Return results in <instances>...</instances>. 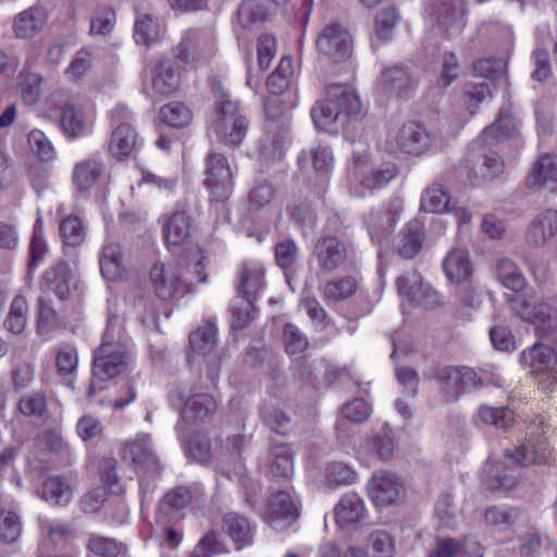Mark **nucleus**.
I'll return each mask as SVG.
<instances>
[{"label": "nucleus", "mask_w": 557, "mask_h": 557, "mask_svg": "<svg viewBox=\"0 0 557 557\" xmlns=\"http://www.w3.org/2000/svg\"><path fill=\"white\" fill-rule=\"evenodd\" d=\"M360 111V97L351 86L331 84L325 88V98L312 108L311 117L317 127L327 129L336 124L344 127L348 117Z\"/></svg>", "instance_id": "obj_1"}, {"label": "nucleus", "mask_w": 557, "mask_h": 557, "mask_svg": "<svg viewBox=\"0 0 557 557\" xmlns=\"http://www.w3.org/2000/svg\"><path fill=\"white\" fill-rule=\"evenodd\" d=\"M132 361L122 326L116 318L108 320L101 345L94 352L92 374L101 381L123 373Z\"/></svg>", "instance_id": "obj_2"}, {"label": "nucleus", "mask_w": 557, "mask_h": 557, "mask_svg": "<svg viewBox=\"0 0 557 557\" xmlns=\"http://www.w3.org/2000/svg\"><path fill=\"white\" fill-rule=\"evenodd\" d=\"M424 375L436 381L445 403H456L462 394L483 386L476 372L465 366H435L429 368Z\"/></svg>", "instance_id": "obj_3"}, {"label": "nucleus", "mask_w": 557, "mask_h": 557, "mask_svg": "<svg viewBox=\"0 0 557 557\" xmlns=\"http://www.w3.org/2000/svg\"><path fill=\"white\" fill-rule=\"evenodd\" d=\"M507 301L517 315L541 333L547 335L557 332V300L545 301L535 294H516Z\"/></svg>", "instance_id": "obj_4"}, {"label": "nucleus", "mask_w": 557, "mask_h": 557, "mask_svg": "<svg viewBox=\"0 0 557 557\" xmlns=\"http://www.w3.org/2000/svg\"><path fill=\"white\" fill-rule=\"evenodd\" d=\"M393 152L400 151L412 156H422L442 149L440 137L416 121L405 122L387 141Z\"/></svg>", "instance_id": "obj_5"}, {"label": "nucleus", "mask_w": 557, "mask_h": 557, "mask_svg": "<svg viewBox=\"0 0 557 557\" xmlns=\"http://www.w3.org/2000/svg\"><path fill=\"white\" fill-rule=\"evenodd\" d=\"M312 258L319 272L330 274L352 265L356 259V249L352 243L343 242L337 236L324 235L317 239Z\"/></svg>", "instance_id": "obj_6"}, {"label": "nucleus", "mask_w": 557, "mask_h": 557, "mask_svg": "<svg viewBox=\"0 0 557 557\" xmlns=\"http://www.w3.org/2000/svg\"><path fill=\"white\" fill-rule=\"evenodd\" d=\"M169 397L172 404L183 405L182 419L186 423L196 424L206 422L218 408L213 396L195 394L193 387L186 382H175L171 385Z\"/></svg>", "instance_id": "obj_7"}, {"label": "nucleus", "mask_w": 557, "mask_h": 557, "mask_svg": "<svg viewBox=\"0 0 557 557\" xmlns=\"http://www.w3.org/2000/svg\"><path fill=\"white\" fill-rule=\"evenodd\" d=\"M173 52L176 60L184 66L195 67L207 63L216 52L214 36L207 29H187Z\"/></svg>", "instance_id": "obj_8"}, {"label": "nucleus", "mask_w": 557, "mask_h": 557, "mask_svg": "<svg viewBox=\"0 0 557 557\" xmlns=\"http://www.w3.org/2000/svg\"><path fill=\"white\" fill-rule=\"evenodd\" d=\"M46 110L60 111V125L70 139H76L87 133V123L82 108L74 104L65 89L52 91L45 100Z\"/></svg>", "instance_id": "obj_9"}, {"label": "nucleus", "mask_w": 557, "mask_h": 557, "mask_svg": "<svg viewBox=\"0 0 557 557\" xmlns=\"http://www.w3.org/2000/svg\"><path fill=\"white\" fill-rule=\"evenodd\" d=\"M213 126L227 144L237 147L246 137L248 121L239 110L238 102L225 100L214 111Z\"/></svg>", "instance_id": "obj_10"}, {"label": "nucleus", "mask_w": 557, "mask_h": 557, "mask_svg": "<svg viewBox=\"0 0 557 557\" xmlns=\"http://www.w3.org/2000/svg\"><path fill=\"white\" fill-rule=\"evenodd\" d=\"M149 281L154 295L163 301L181 298L188 293L187 283L182 278L180 271L171 264L154 263L149 272Z\"/></svg>", "instance_id": "obj_11"}, {"label": "nucleus", "mask_w": 557, "mask_h": 557, "mask_svg": "<svg viewBox=\"0 0 557 557\" xmlns=\"http://www.w3.org/2000/svg\"><path fill=\"white\" fill-rule=\"evenodd\" d=\"M315 46L320 53L342 61L352 53V37L342 23L330 22L320 30Z\"/></svg>", "instance_id": "obj_12"}, {"label": "nucleus", "mask_w": 557, "mask_h": 557, "mask_svg": "<svg viewBox=\"0 0 557 557\" xmlns=\"http://www.w3.org/2000/svg\"><path fill=\"white\" fill-rule=\"evenodd\" d=\"M205 183L212 199L224 201L231 196L234 186L233 174L228 161L223 154L216 152L208 154Z\"/></svg>", "instance_id": "obj_13"}, {"label": "nucleus", "mask_w": 557, "mask_h": 557, "mask_svg": "<svg viewBox=\"0 0 557 557\" xmlns=\"http://www.w3.org/2000/svg\"><path fill=\"white\" fill-rule=\"evenodd\" d=\"M300 516L299 506L289 492L278 491L268 504L264 520L277 531L287 530Z\"/></svg>", "instance_id": "obj_14"}, {"label": "nucleus", "mask_w": 557, "mask_h": 557, "mask_svg": "<svg viewBox=\"0 0 557 557\" xmlns=\"http://www.w3.org/2000/svg\"><path fill=\"white\" fill-rule=\"evenodd\" d=\"M401 212L398 201H389L379 208H374L364 215V224L372 240L380 243L395 230Z\"/></svg>", "instance_id": "obj_15"}, {"label": "nucleus", "mask_w": 557, "mask_h": 557, "mask_svg": "<svg viewBox=\"0 0 557 557\" xmlns=\"http://www.w3.org/2000/svg\"><path fill=\"white\" fill-rule=\"evenodd\" d=\"M525 240L535 248L557 249V210H546L534 219L528 227Z\"/></svg>", "instance_id": "obj_16"}, {"label": "nucleus", "mask_w": 557, "mask_h": 557, "mask_svg": "<svg viewBox=\"0 0 557 557\" xmlns=\"http://www.w3.org/2000/svg\"><path fill=\"white\" fill-rule=\"evenodd\" d=\"M261 471L272 480H288L294 473V455L287 445H275L260 458Z\"/></svg>", "instance_id": "obj_17"}, {"label": "nucleus", "mask_w": 557, "mask_h": 557, "mask_svg": "<svg viewBox=\"0 0 557 557\" xmlns=\"http://www.w3.org/2000/svg\"><path fill=\"white\" fill-rule=\"evenodd\" d=\"M121 456L123 460L140 467L147 472H159V459L153 451L151 437L148 434H139L134 441L127 442L121 450Z\"/></svg>", "instance_id": "obj_18"}, {"label": "nucleus", "mask_w": 557, "mask_h": 557, "mask_svg": "<svg viewBox=\"0 0 557 557\" xmlns=\"http://www.w3.org/2000/svg\"><path fill=\"white\" fill-rule=\"evenodd\" d=\"M40 284L44 289L54 293L59 299H66L76 288V277L67 262L59 261L45 271Z\"/></svg>", "instance_id": "obj_19"}, {"label": "nucleus", "mask_w": 557, "mask_h": 557, "mask_svg": "<svg viewBox=\"0 0 557 557\" xmlns=\"http://www.w3.org/2000/svg\"><path fill=\"white\" fill-rule=\"evenodd\" d=\"M404 491L399 480L386 473H377L368 483V494L376 506L386 507L393 505Z\"/></svg>", "instance_id": "obj_20"}, {"label": "nucleus", "mask_w": 557, "mask_h": 557, "mask_svg": "<svg viewBox=\"0 0 557 557\" xmlns=\"http://www.w3.org/2000/svg\"><path fill=\"white\" fill-rule=\"evenodd\" d=\"M467 5L465 0H434L432 14L447 30L461 33L466 26Z\"/></svg>", "instance_id": "obj_21"}, {"label": "nucleus", "mask_w": 557, "mask_h": 557, "mask_svg": "<svg viewBox=\"0 0 557 557\" xmlns=\"http://www.w3.org/2000/svg\"><path fill=\"white\" fill-rule=\"evenodd\" d=\"M367 168L364 162L356 160L349 173L363 187L371 190L385 187L397 174V166L394 163H386L369 171Z\"/></svg>", "instance_id": "obj_22"}, {"label": "nucleus", "mask_w": 557, "mask_h": 557, "mask_svg": "<svg viewBox=\"0 0 557 557\" xmlns=\"http://www.w3.org/2000/svg\"><path fill=\"white\" fill-rule=\"evenodd\" d=\"M528 186L557 193V156L545 153L533 164L528 177Z\"/></svg>", "instance_id": "obj_23"}, {"label": "nucleus", "mask_w": 557, "mask_h": 557, "mask_svg": "<svg viewBox=\"0 0 557 557\" xmlns=\"http://www.w3.org/2000/svg\"><path fill=\"white\" fill-rule=\"evenodd\" d=\"M236 289L246 299L256 300L264 286V270L256 261H243L237 268Z\"/></svg>", "instance_id": "obj_24"}, {"label": "nucleus", "mask_w": 557, "mask_h": 557, "mask_svg": "<svg viewBox=\"0 0 557 557\" xmlns=\"http://www.w3.org/2000/svg\"><path fill=\"white\" fill-rule=\"evenodd\" d=\"M222 531L233 541L237 550L253 543L255 527L249 519L234 511L222 517Z\"/></svg>", "instance_id": "obj_25"}, {"label": "nucleus", "mask_w": 557, "mask_h": 557, "mask_svg": "<svg viewBox=\"0 0 557 557\" xmlns=\"http://www.w3.org/2000/svg\"><path fill=\"white\" fill-rule=\"evenodd\" d=\"M550 456L549 444L544 435H531L518 446L508 457L520 466H530L534 462H546Z\"/></svg>", "instance_id": "obj_26"}, {"label": "nucleus", "mask_w": 557, "mask_h": 557, "mask_svg": "<svg viewBox=\"0 0 557 557\" xmlns=\"http://www.w3.org/2000/svg\"><path fill=\"white\" fill-rule=\"evenodd\" d=\"M139 145L135 128L128 123H121L111 133L108 151L114 159L121 161L127 159Z\"/></svg>", "instance_id": "obj_27"}, {"label": "nucleus", "mask_w": 557, "mask_h": 557, "mask_svg": "<svg viewBox=\"0 0 557 557\" xmlns=\"http://www.w3.org/2000/svg\"><path fill=\"white\" fill-rule=\"evenodd\" d=\"M447 278L456 284L468 282L473 273L469 252L462 248H453L442 263Z\"/></svg>", "instance_id": "obj_28"}, {"label": "nucleus", "mask_w": 557, "mask_h": 557, "mask_svg": "<svg viewBox=\"0 0 557 557\" xmlns=\"http://www.w3.org/2000/svg\"><path fill=\"white\" fill-rule=\"evenodd\" d=\"M152 89L160 96H170L181 84V76L169 59L159 60L151 70Z\"/></svg>", "instance_id": "obj_29"}, {"label": "nucleus", "mask_w": 557, "mask_h": 557, "mask_svg": "<svg viewBox=\"0 0 557 557\" xmlns=\"http://www.w3.org/2000/svg\"><path fill=\"white\" fill-rule=\"evenodd\" d=\"M47 12L41 7H30L16 15L13 30L17 38L29 39L36 36L46 24Z\"/></svg>", "instance_id": "obj_30"}, {"label": "nucleus", "mask_w": 557, "mask_h": 557, "mask_svg": "<svg viewBox=\"0 0 557 557\" xmlns=\"http://www.w3.org/2000/svg\"><path fill=\"white\" fill-rule=\"evenodd\" d=\"M380 89L387 96H407L412 87L409 73L401 66L386 67L377 81Z\"/></svg>", "instance_id": "obj_31"}, {"label": "nucleus", "mask_w": 557, "mask_h": 557, "mask_svg": "<svg viewBox=\"0 0 557 557\" xmlns=\"http://www.w3.org/2000/svg\"><path fill=\"white\" fill-rule=\"evenodd\" d=\"M521 363L534 374H546L557 364L554 349L547 345L534 344L521 355Z\"/></svg>", "instance_id": "obj_32"}, {"label": "nucleus", "mask_w": 557, "mask_h": 557, "mask_svg": "<svg viewBox=\"0 0 557 557\" xmlns=\"http://www.w3.org/2000/svg\"><path fill=\"white\" fill-rule=\"evenodd\" d=\"M335 520L339 528L359 522L366 513L362 498L356 493L345 494L334 509Z\"/></svg>", "instance_id": "obj_33"}, {"label": "nucleus", "mask_w": 557, "mask_h": 557, "mask_svg": "<svg viewBox=\"0 0 557 557\" xmlns=\"http://www.w3.org/2000/svg\"><path fill=\"white\" fill-rule=\"evenodd\" d=\"M104 170L100 158L92 156L77 163L73 170V182L81 190H88L97 184Z\"/></svg>", "instance_id": "obj_34"}, {"label": "nucleus", "mask_w": 557, "mask_h": 557, "mask_svg": "<svg viewBox=\"0 0 557 557\" xmlns=\"http://www.w3.org/2000/svg\"><path fill=\"white\" fill-rule=\"evenodd\" d=\"M190 227V216L185 211H175L163 225L165 242L168 245H181L189 236Z\"/></svg>", "instance_id": "obj_35"}, {"label": "nucleus", "mask_w": 557, "mask_h": 557, "mask_svg": "<svg viewBox=\"0 0 557 557\" xmlns=\"http://www.w3.org/2000/svg\"><path fill=\"white\" fill-rule=\"evenodd\" d=\"M100 271L103 277L109 281H117L124 276L125 268L121 248L117 244L110 243L102 248Z\"/></svg>", "instance_id": "obj_36"}, {"label": "nucleus", "mask_w": 557, "mask_h": 557, "mask_svg": "<svg viewBox=\"0 0 557 557\" xmlns=\"http://www.w3.org/2000/svg\"><path fill=\"white\" fill-rule=\"evenodd\" d=\"M424 233L419 222L411 221L403 230L397 250L404 259H412L421 250Z\"/></svg>", "instance_id": "obj_37"}, {"label": "nucleus", "mask_w": 557, "mask_h": 557, "mask_svg": "<svg viewBox=\"0 0 557 557\" xmlns=\"http://www.w3.org/2000/svg\"><path fill=\"white\" fill-rule=\"evenodd\" d=\"M42 497L53 505L65 506L73 497V491L65 478L49 476L42 485Z\"/></svg>", "instance_id": "obj_38"}, {"label": "nucleus", "mask_w": 557, "mask_h": 557, "mask_svg": "<svg viewBox=\"0 0 557 557\" xmlns=\"http://www.w3.org/2000/svg\"><path fill=\"white\" fill-rule=\"evenodd\" d=\"M407 299L416 307L434 309L442 305L441 295L428 283L416 282L406 290Z\"/></svg>", "instance_id": "obj_39"}, {"label": "nucleus", "mask_w": 557, "mask_h": 557, "mask_svg": "<svg viewBox=\"0 0 557 557\" xmlns=\"http://www.w3.org/2000/svg\"><path fill=\"white\" fill-rule=\"evenodd\" d=\"M358 287L356 277L347 275L330 280L323 287L324 299L332 302H339L351 297Z\"/></svg>", "instance_id": "obj_40"}, {"label": "nucleus", "mask_w": 557, "mask_h": 557, "mask_svg": "<svg viewBox=\"0 0 557 557\" xmlns=\"http://www.w3.org/2000/svg\"><path fill=\"white\" fill-rule=\"evenodd\" d=\"M519 510L506 505L488 507L484 512V521L487 525L498 531L509 530L518 520Z\"/></svg>", "instance_id": "obj_41"}, {"label": "nucleus", "mask_w": 557, "mask_h": 557, "mask_svg": "<svg viewBox=\"0 0 557 557\" xmlns=\"http://www.w3.org/2000/svg\"><path fill=\"white\" fill-rule=\"evenodd\" d=\"M504 162L497 153L478 158L470 168V180H494L503 173Z\"/></svg>", "instance_id": "obj_42"}, {"label": "nucleus", "mask_w": 557, "mask_h": 557, "mask_svg": "<svg viewBox=\"0 0 557 557\" xmlns=\"http://www.w3.org/2000/svg\"><path fill=\"white\" fill-rule=\"evenodd\" d=\"M498 281L508 289L520 292L527 284L525 277L518 265L509 258H502L497 262Z\"/></svg>", "instance_id": "obj_43"}, {"label": "nucleus", "mask_w": 557, "mask_h": 557, "mask_svg": "<svg viewBox=\"0 0 557 557\" xmlns=\"http://www.w3.org/2000/svg\"><path fill=\"white\" fill-rule=\"evenodd\" d=\"M41 532L53 547H64L75 537L72 525L61 520L42 521Z\"/></svg>", "instance_id": "obj_44"}, {"label": "nucleus", "mask_w": 557, "mask_h": 557, "mask_svg": "<svg viewBox=\"0 0 557 557\" xmlns=\"http://www.w3.org/2000/svg\"><path fill=\"white\" fill-rule=\"evenodd\" d=\"M450 198L443 185L434 183L429 186L421 198V209L432 213L449 211Z\"/></svg>", "instance_id": "obj_45"}, {"label": "nucleus", "mask_w": 557, "mask_h": 557, "mask_svg": "<svg viewBox=\"0 0 557 557\" xmlns=\"http://www.w3.org/2000/svg\"><path fill=\"white\" fill-rule=\"evenodd\" d=\"M478 419L496 429H508L515 422V413L508 407H492L482 405L478 409Z\"/></svg>", "instance_id": "obj_46"}, {"label": "nucleus", "mask_w": 557, "mask_h": 557, "mask_svg": "<svg viewBox=\"0 0 557 557\" xmlns=\"http://www.w3.org/2000/svg\"><path fill=\"white\" fill-rule=\"evenodd\" d=\"M27 312L28 305L26 298L22 295L15 296L4 321L5 330L15 335L22 334L27 324Z\"/></svg>", "instance_id": "obj_47"}, {"label": "nucleus", "mask_w": 557, "mask_h": 557, "mask_svg": "<svg viewBox=\"0 0 557 557\" xmlns=\"http://www.w3.org/2000/svg\"><path fill=\"white\" fill-rule=\"evenodd\" d=\"M293 73L292 58L283 57L275 71L267 79L268 90L272 95H282L289 87Z\"/></svg>", "instance_id": "obj_48"}, {"label": "nucleus", "mask_w": 557, "mask_h": 557, "mask_svg": "<svg viewBox=\"0 0 557 557\" xmlns=\"http://www.w3.org/2000/svg\"><path fill=\"white\" fill-rule=\"evenodd\" d=\"M516 123L510 115H500L493 124L484 128L482 139L486 145L492 146L511 137L516 133Z\"/></svg>", "instance_id": "obj_49"}, {"label": "nucleus", "mask_w": 557, "mask_h": 557, "mask_svg": "<svg viewBox=\"0 0 557 557\" xmlns=\"http://www.w3.org/2000/svg\"><path fill=\"white\" fill-rule=\"evenodd\" d=\"M216 343V327L213 323L207 322L189 335L191 349L202 356L209 355Z\"/></svg>", "instance_id": "obj_50"}, {"label": "nucleus", "mask_w": 557, "mask_h": 557, "mask_svg": "<svg viewBox=\"0 0 557 557\" xmlns=\"http://www.w3.org/2000/svg\"><path fill=\"white\" fill-rule=\"evenodd\" d=\"M87 548L99 557H125L126 547L113 537L92 534L87 543Z\"/></svg>", "instance_id": "obj_51"}, {"label": "nucleus", "mask_w": 557, "mask_h": 557, "mask_svg": "<svg viewBox=\"0 0 557 557\" xmlns=\"http://www.w3.org/2000/svg\"><path fill=\"white\" fill-rule=\"evenodd\" d=\"M60 236L66 246H79L86 236L83 221L77 215H69L64 218L59 225Z\"/></svg>", "instance_id": "obj_52"}, {"label": "nucleus", "mask_w": 557, "mask_h": 557, "mask_svg": "<svg viewBox=\"0 0 557 557\" xmlns=\"http://www.w3.org/2000/svg\"><path fill=\"white\" fill-rule=\"evenodd\" d=\"M161 120L172 127L187 126L191 121V111L183 102L172 101L160 109Z\"/></svg>", "instance_id": "obj_53"}, {"label": "nucleus", "mask_w": 557, "mask_h": 557, "mask_svg": "<svg viewBox=\"0 0 557 557\" xmlns=\"http://www.w3.org/2000/svg\"><path fill=\"white\" fill-rule=\"evenodd\" d=\"M491 89L487 83L468 82L462 88V102L467 110L473 114L476 112L481 102L491 97Z\"/></svg>", "instance_id": "obj_54"}, {"label": "nucleus", "mask_w": 557, "mask_h": 557, "mask_svg": "<svg viewBox=\"0 0 557 557\" xmlns=\"http://www.w3.org/2000/svg\"><path fill=\"white\" fill-rule=\"evenodd\" d=\"M193 499L191 492L188 487L177 486L170 490L160 502V511L170 515L172 511H176L185 508Z\"/></svg>", "instance_id": "obj_55"}, {"label": "nucleus", "mask_w": 557, "mask_h": 557, "mask_svg": "<svg viewBox=\"0 0 557 557\" xmlns=\"http://www.w3.org/2000/svg\"><path fill=\"white\" fill-rule=\"evenodd\" d=\"M309 161L312 163V166L317 172L322 175H326L333 164V153L331 148L327 146H318L309 152H302L299 157V162L304 164Z\"/></svg>", "instance_id": "obj_56"}, {"label": "nucleus", "mask_w": 557, "mask_h": 557, "mask_svg": "<svg viewBox=\"0 0 557 557\" xmlns=\"http://www.w3.org/2000/svg\"><path fill=\"white\" fill-rule=\"evenodd\" d=\"M20 79L23 101L28 106L37 103L41 95L42 77L37 73L23 71L20 74Z\"/></svg>", "instance_id": "obj_57"}, {"label": "nucleus", "mask_w": 557, "mask_h": 557, "mask_svg": "<svg viewBox=\"0 0 557 557\" xmlns=\"http://www.w3.org/2000/svg\"><path fill=\"white\" fill-rule=\"evenodd\" d=\"M92 53L87 49H81L77 51L64 71L65 77L70 82L81 81L92 66Z\"/></svg>", "instance_id": "obj_58"}, {"label": "nucleus", "mask_w": 557, "mask_h": 557, "mask_svg": "<svg viewBox=\"0 0 557 557\" xmlns=\"http://www.w3.org/2000/svg\"><path fill=\"white\" fill-rule=\"evenodd\" d=\"M18 410L26 417L44 418L47 413L46 396L37 392L23 395L18 401Z\"/></svg>", "instance_id": "obj_59"}, {"label": "nucleus", "mask_w": 557, "mask_h": 557, "mask_svg": "<svg viewBox=\"0 0 557 557\" xmlns=\"http://www.w3.org/2000/svg\"><path fill=\"white\" fill-rule=\"evenodd\" d=\"M22 533L20 517L11 510L0 509V539L7 543L15 542Z\"/></svg>", "instance_id": "obj_60"}, {"label": "nucleus", "mask_w": 557, "mask_h": 557, "mask_svg": "<svg viewBox=\"0 0 557 557\" xmlns=\"http://www.w3.org/2000/svg\"><path fill=\"white\" fill-rule=\"evenodd\" d=\"M159 36L158 22L149 14L139 15L135 22L134 39L137 44L149 45Z\"/></svg>", "instance_id": "obj_61"}, {"label": "nucleus", "mask_w": 557, "mask_h": 557, "mask_svg": "<svg viewBox=\"0 0 557 557\" xmlns=\"http://www.w3.org/2000/svg\"><path fill=\"white\" fill-rule=\"evenodd\" d=\"M27 140L32 152L41 161H50L54 159L55 150L53 145L42 131H30Z\"/></svg>", "instance_id": "obj_62"}, {"label": "nucleus", "mask_w": 557, "mask_h": 557, "mask_svg": "<svg viewBox=\"0 0 557 557\" xmlns=\"http://www.w3.org/2000/svg\"><path fill=\"white\" fill-rule=\"evenodd\" d=\"M283 342L288 355L301 354L308 348L307 336L292 323H287L283 330Z\"/></svg>", "instance_id": "obj_63"}, {"label": "nucleus", "mask_w": 557, "mask_h": 557, "mask_svg": "<svg viewBox=\"0 0 557 557\" xmlns=\"http://www.w3.org/2000/svg\"><path fill=\"white\" fill-rule=\"evenodd\" d=\"M369 545L372 550V557H394L395 543L386 531H373L370 534Z\"/></svg>", "instance_id": "obj_64"}]
</instances>
